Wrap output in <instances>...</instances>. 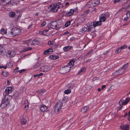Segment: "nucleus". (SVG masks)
I'll return each instance as SVG.
<instances>
[{"label": "nucleus", "instance_id": "nucleus-1", "mask_svg": "<svg viewBox=\"0 0 130 130\" xmlns=\"http://www.w3.org/2000/svg\"><path fill=\"white\" fill-rule=\"evenodd\" d=\"M12 98V95H9L8 94H5L4 95V97L2 100V103L0 107L3 108L10 104V102Z\"/></svg>", "mask_w": 130, "mask_h": 130}, {"label": "nucleus", "instance_id": "nucleus-2", "mask_svg": "<svg viewBox=\"0 0 130 130\" xmlns=\"http://www.w3.org/2000/svg\"><path fill=\"white\" fill-rule=\"evenodd\" d=\"M61 3L58 2L57 3L54 4L50 5L49 7V8L53 12H56L57 11L59 7V5Z\"/></svg>", "mask_w": 130, "mask_h": 130}, {"label": "nucleus", "instance_id": "nucleus-3", "mask_svg": "<svg viewBox=\"0 0 130 130\" xmlns=\"http://www.w3.org/2000/svg\"><path fill=\"white\" fill-rule=\"evenodd\" d=\"M62 106V103L61 101H59L57 102L55 106V112L58 113L61 110Z\"/></svg>", "mask_w": 130, "mask_h": 130}, {"label": "nucleus", "instance_id": "nucleus-4", "mask_svg": "<svg viewBox=\"0 0 130 130\" xmlns=\"http://www.w3.org/2000/svg\"><path fill=\"white\" fill-rule=\"evenodd\" d=\"M100 3L99 0H92L88 3V5L90 8L99 5Z\"/></svg>", "mask_w": 130, "mask_h": 130}, {"label": "nucleus", "instance_id": "nucleus-5", "mask_svg": "<svg viewBox=\"0 0 130 130\" xmlns=\"http://www.w3.org/2000/svg\"><path fill=\"white\" fill-rule=\"evenodd\" d=\"M130 100L129 98H127L125 100H123V99H121L119 102V105L121 106L120 107V109L122 108V106H121L122 105H125L127 104Z\"/></svg>", "mask_w": 130, "mask_h": 130}, {"label": "nucleus", "instance_id": "nucleus-6", "mask_svg": "<svg viewBox=\"0 0 130 130\" xmlns=\"http://www.w3.org/2000/svg\"><path fill=\"white\" fill-rule=\"evenodd\" d=\"M51 69V68L47 66H45L41 67L40 68V70L42 72H46Z\"/></svg>", "mask_w": 130, "mask_h": 130}, {"label": "nucleus", "instance_id": "nucleus-7", "mask_svg": "<svg viewBox=\"0 0 130 130\" xmlns=\"http://www.w3.org/2000/svg\"><path fill=\"white\" fill-rule=\"evenodd\" d=\"M6 54L8 58H11L14 57L15 54V52L14 51H8Z\"/></svg>", "mask_w": 130, "mask_h": 130}, {"label": "nucleus", "instance_id": "nucleus-8", "mask_svg": "<svg viewBox=\"0 0 130 130\" xmlns=\"http://www.w3.org/2000/svg\"><path fill=\"white\" fill-rule=\"evenodd\" d=\"M70 68L68 66L62 67L61 69L62 73L64 74L69 71Z\"/></svg>", "mask_w": 130, "mask_h": 130}, {"label": "nucleus", "instance_id": "nucleus-9", "mask_svg": "<svg viewBox=\"0 0 130 130\" xmlns=\"http://www.w3.org/2000/svg\"><path fill=\"white\" fill-rule=\"evenodd\" d=\"M12 91L13 90L11 87H9L7 88L4 92L3 95H5V94H8L11 93L12 92Z\"/></svg>", "mask_w": 130, "mask_h": 130}, {"label": "nucleus", "instance_id": "nucleus-10", "mask_svg": "<svg viewBox=\"0 0 130 130\" xmlns=\"http://www.w3.org/2000/svg\"><path fill=\"white\" fill-rule=\"evenodd\" d=\"M12 30L16 36L20 34L21 30L19 28H12Z\"/></svg>", "mask_w": 130, "mask_h": 130}, {"label": "nucleus", "instance_id": "nucleus-11", "mask_svg": "<svg viewBox=\"0 0 130 130\" xmlns=\"http://www.w3.org/2000/svg\"><path fill=\"white\" fill-rule=\"evenodd\" d=\"M48 107L46 106L45 105H43L41 106L40 107V110L43 112H45L48 110Z\"/></svg>", "mask_w": 130, "mask_h": 130}, {"label": "nucleus", "instance_id": "nucleus-12", "mask_svg": "<svg viewBox=\"0 0 130 130\" xmlns=\"http://www.w3.org/2000/svg\"><path fill=\"white\" fill-rule=\"evenodd\" d=\"M75 9H71L69 11H67L66 12V15L67 17H69L72 15L74 12L75 11Z\"/></svg>", "mask_w": 130, "mask_h": 130}, {"label": "nucleus", "instance_id": "nucleus-13", "mask_svg": "<svg viewBox=\"0 0 130 130\" xmlns=\"http://www.w3.org/2000/svg\"><path fill=\"white\" fill-rule=\"evenodd\" d=\"M6 54V51L4 48L2 46H0V54L4 56Z\"/></svg>", "mask_w": 130, "mask_h": 130}, {"label": "nucleus", "instance_id": "nucleus-14", "mask_svg": "<svg viewBox=\"0 0 130 130\" xmlns=\"http://www.w3.org/2000/svg\"><path fill=\"white\" fill-rule=\"evenodd\" d=\"M50 24V27L52 29H54L57 27L58 24L56 21L52 22Z\"/></svg>", "mask_w": 130, "mask_h": 130}, {"label": "nucleus", "instance_id": "nucleus-15", "mask_svg": "<svg viewBox=\"0 0 130 130\" xmlns=\"http://www.w3.org/2000/svg\"><path fill=\"white\" fill-rule=\"evenodd\" d=\"M75 61L74 60H72L70 61L68 64V66L70 68L74 66V63Z\"/></svg>", "mask_w": 130, "mask_h": 130}, {"label": "nucleus", "instance_id": "nucleus-16", "mask_svg": "<svg viewBox=\"0 0 130 130\" xmlns=\"http://www.w3.org/2000/svg\"><path fill=\"white\" fill-rule=\"evenodd\" d=\"M120 127L123 130H129V126L128 125L126 124L125 125L121 126Z\"/></svg>", "mask_w": 130, "mask_h": 130}, {"label": "nucleus", "instance_id": "nucleus-17", "mask_svg": "<svg viewBox=\"0 0 130 130\" xmlns=\"http://www.w3.org/2000/svg\"><path fill=\"white\" fill-rule=\"evenodd\" d=\"M40 42L38 40L35 39L32 41L31 44L32 45H36L38 44Z\"/></svg>", "mask_w": 130, "mask_h": 130}, {"label": "nucleus", "instance_id": "nucleus-18", "mask_svg": "<svg viewBox=\"0 0 130 130\" xmlns=\"http://www.w3.org/2000/svg\"><path fill=\"white\" fill-rule=\"evenodd\" d=\"M102 23L100 21L93 22V27H95L96 26L101 25Z\"/></svg>", "mask_w": 130, "mask_h": 130}, {"label": "nucleus", "instance_id": "nucleus-19", "mask_svg": "<svg viewBox=\"0 0 130 130\" xmlns=\"http://www.w3.org/2000/svg\"><path fill=\"white\" fill-rule=\"evenodd\" d=\"M89 109V107L87 106H86L82 108L81 111L83 113H84L87 111Z\"/></svg>", "mask_w": 130, "mask_h": 130}, {"label": "nucleus", "instance_id": "nucleus-20", "mask_svg": "<svg viewBox=\"0 0 130 130\" xmlns=\"http://www.w3.org/2000/svg\"><path fill=\"white\" fill-rule=\"evenodd\" d=\"M101 17L100 18L99 21L102 22H104L106 20V18L105 16H103V14H101L100 15Z\"/></svg>", "mask_w": 130, "mask_h": 130}, {"label": "nucleus", "instance_id": "nucleus-21", "mask_svg": "<svg viewBox=\"0 0 130 130\" xmlns=\"http://www.w3.org/2000/svg\"><path fill=\"white\" fill-rule=\"evenodd\" d=\"M72 47L70 46H69L64 47L63 48V50L65 52H67L71 49Z\"/></svg>", "mask_w": 130, "mask_h": 130}, {"label": "nucleus", "instance_id": "nucleus-22", "mask_svg": "<svg viewBox=\"0 0 130 130\" xmlns=\"http://www.w3.org/2000/svg\"><path fill=\"white\" fill-rule=\"evenodd\" d=\"M49 57L51 59L56 60L59 57L57 55H50L49 56Z\"/></svg>", "mask_w": 130, "mask_h": 130}, {"label": "nucleus", "instance_id": "nucleus-23", "mask_svg": "<svg viewBox=\"0 0 130 130\" xmlns=\"http://www.w3.org/2000/svg\"><path fill=\"white\" fill-rule=\"evenodd\" d=\"M15 15V13L14 12H11L9 13V15L11 18H14Z\"/></svg>", "mask_w": 130, "mask_h": 130}, {"label": "nucleus", "instance_id": "nucleus-24", "mask_svg": "<svg viewBox=\"0 0 130 130\" xmlns=\"http://www.w3.org/2000/svg\"><path fill=\"white\" fill-rule=\"evenodd\" d=\"M86 71V68H81L79 72L78 73V74H82L84 72Z\"/></svg>", "mask_w": 130, "mask_h": 130}, {"label": "nucleus", "instance_id": "nucleus-25", "mask_svg": "<svg viewBox=\"0 0 130 130\" xmlns=\"http://www.w3.org/2000/svg\"><path fill=\"white\" fill-rule=\"evenodd\" d=\"M118 71L120 74L123 73H124L125 71V69H123L122 67L121 68V69L118 70Z\"/></svg>", "mask_w": 130, "mask_h": 130}, {"label": "nucleus", "instance_id": "nucleus-26", "mask_svg": "<svg viewBox=\"0 0 130 130\" xmlns=\"http://www.w3.org/2000/svg\"><path fill=\"white\" fill-rule=\"evenodd\" d=\"M9 32V34L10 36L14 37L16 36L14 33L12 29H11Z\"/></svg>", "mask_w": 130, "mask_h": 130}, {"label": "nucleus", "instance_id": "nucleus-27", "mask_svg": "<svg viewBox=\"0 0 130 130\" xmlns=\"http://www.w3.org/2000/svg\"><path fill=\"white\" fill-rule=\"evenodd\" d=\"M32 49L31 47H26L24 48V49L22 50V52H25L27 51H29V50H31Z\"/></svg>", "mask_w": 130, "mask_h": 130}, {"label": "nucleus", "instance_id": "nucleus-28", "mask_svg": "<svg viewBox=\"0 0 130 130\" xmlns=\"http://www.w3.org/2000/svg\"><path fill=\"white\" fill-rule=\"evenodd\" d=\"M26 122L27 120L25 118L23 117V118L22 119L21 123L23 125L25 124L26 123Z\"/></svg>", "mask_w": 130, "mask_h": 130}, {"label": "nucleus", "instance_id": "nucleus-29", "mask_svg": "<svg viewBox=\"0 0 130 130\" xmlns=\"http://www.w3.org/2000/svg\"><path fill=\"white\" fill-rule=\"evenodd\" d=\"M10 0H3L2 1V3H4V5H6L9 3Z\"/></svg>", "mask_w": 130, "mask_h": 130}, {"label": "nucleus", "instance_id": "nucleus-30", "mask_svg": "<svg viewBox=\"0 0 130 130\" xmlns=\"http://www.w3.org/2000/svg\"><path fill=\"white\" fill-rule=\"evenodd\" d=\"M31 40H28L25 41L24 42L25 44H27V46H29V43L31 42Z\"/></svg>", "mask_w": 130, "mask_h": 130}, {"label": "nucleus", "instance_id": "nucleus-31", "mask_svg": "<svg viewBox=\"0 0 130 130\" xmlns=\"http://www.w3.org/2000/svg\"><path fill=\"white\" fill-rule=\"evenodd\" d=\"M2 34H6L7 33V30L4 28L2 29L0 31Z\"/></svg>", "mask_w": 130, "mask_h": 130}, {"label": "nucleus", "instance_id": "nucleus-32", "mask_svg": "<svg viewBox=\"0 0 130 130\" xmlns=\"http://www.w3.org/2000/svg\"><path fill=\"white\" fill-rule=\"evenodd\" d=\"M71 92L70 89H68L64 91V94H68L70 93Z\"/></svg>", "mask_w": 130, "mask_h": 130}, {"label": "nucleus", "instance_id": "nucleus-33", "mask_svg": "<svg viewBox=\"0 0 130 130\" xmlns=\"http://www.w3.org/2000/svg\"><path fill=\"white\" fill-rule=\"evenodd\" d=\"M82 32L84 33L85 31H87V27H84L82 28Z\"/></svg>", "mask_w": 130, "mask_h": 130}, {"label": "nucleus", "instance_id": "nucleus-34", "mask_svg": "<svg viewBox=\"0 0 130 130\" xmlns=\"http://www.w3.org/2000/svg\"><path fill=\"white\" fill-rule=\"evenodd\" d=\"M45 91L46 90L44 89H42L36 91V92L38 93L39 94H40L42 92H45Z\"/></svg>", "mask_w": 130, "mask_h": 130}, {"label": "nucleus", "instance_id": "nucleus-35", "mask_svg": "<svg viewBox=\"0 0 130 130\" xmlns=\"http://www.w3.org/2000/svg\"><path fill=\"white\" fill-rule=\"evenodd\" d=\"M68 101V97L67 96H65L64 97L62 100V102L63 103H65Z\"/></svg>", "mask_w": 130, "mask_h": 130}, {"label": "nucleus", "instance_id": "nucleus-36", "mask_svg": "<svg viewBox=\"0 0 130 130\" xmlns=\"http://www.w3.org/2000/svg\"><path fill=\"white\" fill-rule=\"evenodd\" d=\"M88 26L89 27L93 26V22L90 21L88 23Z\"/></svg>", "mask_w": 130, "mask_h": 130}, {"label": "nucleus", "instance_id": "nucleus-37", "mask_svg": "<svg viewBox=\"0 0 130 130\" xmlns=\"http://www.w3.org/2000/svg\"><path fill=\"white\" fill-rule=\"evenodd\" d=\"M128 66V64L127 63L126 64L124 65L122 67H121L123 69H125V70H126V69H127Z\"/></svg>", "mask_w": 130, "mask_h": 130}, {"label": "nucleus", "instance_id": "nucleus-38", "mask_svg": "<svg viewBox=\"0 0 130 130\" xmlns=\"http://www.w3.org/2000/svg\"><path fill=\"white\" fill-rule=\"evenodd\" d=\"M2 75L4 76L5 77L9 75V73L6 71H3L2 72Z\"/></svg>", "mask_w": 130, "mask_h": 130}, {"label": "nucleus", "instance_id": "nucleus-39", "mask_svg": "<svg viewBox=\"0 0 130 130\" xmlns=\"http://www.w3.org/2000/svg\"><path fill=\"white\" fill-rule=\"evenodd\" d=\"M71 22L70 21H67L65 24V26L66 27H68L70 24Z\"/></svg>", "mask_w": 130, "mask_h": 130}, {"label": "nucleus", "instance_id": "nucleus-40", "mask_svg": "<svg viewBox=\"0 0 130 130\" xmlns=\"http://www.w3.org/2000/svg\"><path fill=\"white\" fill-rule=\"evenodd\" d=\"M19 95V93L17 92H15L13 94V96H14L15 97H17Z\"/></svg>", "mask_w": 130, "mask_h": 130}, {"label": "nucleus", "instance_id": "nucleus-41", "mask_svg": "<svg viewBox=\"0 0 130 130\" xmlns=\"http://www.w3.org/2000/svg\"><path fill=\"white\" fill-rule=\"evenodd\" d=\"M127 47V46L126 45H124L121 46L120 47V49L122 50L123 49H125Z\"/></svg>", "mask_w": 130, "mask_h": 130}, {"label": "nucleus", "instance_id": "nucleus-42", "mask_svg": "<svg viewBox=\"0 0 130 130\" xmlns=\"http://www.w3.org/2000/svg\"><path fill=\"white\" fill-rule=\"evenodd\" d=\"M119 72L118 71V70L117 71H116L114 73V76H116L117 75H119L120 74L119 73Z\"/></svg>", "mask_w": 130, "mask_h": 130}, {"label": "nucleus", "instance_id": "nucleus-43", "mask_svg": "<svg viewBox=\"0 0 130 130\" xmlns=\"http://www.w3.org/2000/svg\"><path fill=\"white\" fill-rule=\"evenodd\" d=\"M121 49H120V48H119L116 50L115 52L116 53H118L119 52H120L121 51Z\"/></svg>", "mask_w": 130, "mask_h": 130}, {"label": "nucleus", "instance_id": "nucleus-44", "mask_svg": "<svg viewBox=\"0 0 130 130\" xmlns=\"http://www.w3.org/2000/svg\"><path fill=\"white\" fill-rule=\"evenodd\" d=\"M53 41H49L48 42V44L49 45H51L53 44Z\"/></svg>", "mask_w": 130, "mask_h": 130}, {"label": "nucleus", "instance_id": "nucleus-45", "mask_svg": "<svg viewBox=\"0 0 130 130\" xmlns=\"http://www.w3.org/2000/svg\"><path fill=\"white\" fill-rule=\"evenodd\" d=\"M87 31H91V29L92 28L91 27H89L87 26Z\"/></svg>", "mask_w": 130, "mask_h": 130}, {"label": "nucleus", "instance_id": "nucleus-46", "mask_svg": "<svg viewBox=\"0 0 130 130\" xmlns=\"http://www.w3.org/2000/svg\"><path fill=\"white\" fill-rule=\"evenodd\" d=\"M39 65V63H37L34 66H33V68H35L38 67Z\"/></svg>", "mask_w": 130, "mask_h": 130}, {"label": "nucleus", "instance_id": "nucleus-47", "mask_svg": "<svg viewBox=\"0 0 130 130\" xmlns=\"http://www.w3.org/2000/svg\"><path fill=\"white\" fill-rule=\"evenodd\" d=\"M126 15L129 18L130 17V11H128L126 12Z\"/></svg>", "mask_w": 130, "mask_h": 130}, {"label": "nucleus", "instance_id": "nucleus-48", "mask_svg": "<svg viewBox=\"0 0 130 130\" xmlns=\"http://www.w3.org/2000/svg\"><path fill=\"white\" fill-rule=\"evenodd\" d=\"M7 64L9 68H11L12 67L13 65L11 63H8Z\"/></svg>", "mask_w": 130, "mask_h": 130}, {"label": "nucleus", "instance_id": "nucleus-49", "mask_svg": "<svg viewBox=\"0 0 130 130\" xmlns=\"http://www.w3.org/2000/svg\"><path fill=\"white\" fill-rule=\"evenodd\" d=\"M48 31V30H44L42 32V34L44 35H46V34H44V33H46V32Z\"/></svg>", "mask_w": 130, "mask_h": 130}, {"label": "nucleus", "instance_id": "nucleus-50", "mask_svg": "<svg viewBox=\"0 0 130 130\" xmlns=\"http://www.w3.org/2000/svg\"><path fill=\"white\" fill-rule=\"evenodd\" d=\"M49 50H48L46 51H45L44 53V54H45V55H47L48 54H50V53H49L48 52V51Z\"/></svg>", "mask_w": 130, "mask_h": 130}, {"label": "nucleus", "instance_id": "nucleus-51", "mask_svg": "<svg viewBox=\"0 0 130 130\" xmlns=\"http://www.w3.org/2000/svg\"><path fill=\"white\" fill-rule=\"evenodd\" d=\"M25 70V69H23L21 70H19L17 72H19L20 73H21L23 72H24Z\"/></svg>", "mask_w": 130, "mask_h": 130}, {"label": "nucleus", "instance_id": "nucleus-52", "mask_svg": "<svg viewBox=\"0 0 130 130\" xmlns=\"http://www.w3.org/2000/svg\"><path fill=\"white\" fill-rule=\"evenodd\" d=\"M46 22L45 21H43L41 23V26L43 27L46 24Z\"/></svg>", "mask_w": 130, "mask_h": 130}, {"label": "nucleus", "instance_id": "nucleus-53", "mask_svg": "<svg viewBox=\"0 0 130 130\" xmlns=\"http://www.w3.org/2000/svg\"><path fill=\"white\" fill-rule=\"evenodd\" d=\"M128 120L130 121V111L128 112Z\"/></svg>", "mask_w": 130, "mask_h": 130}, {"label": "nucleus", "instance_id": "nucleus-54", "mask_svg": "<svg viewBox=\"0 0 130 130\" xmlns=\"http://www.w3.org/2000/svg\"><path fill=\"white\" fill-rule=\"evenodd\" d=\"M26 102H27V103L26 104V105H25L24 106V107L25 108H26V106L28 107V106H29V104H28V101H25V102H24L25 103Z\"/></svg>", "mask_w": 130, "mask_h": 130}, {"label": "nucleus", "instance_id": "nucleus-55", "mask_svg": "<svg viewBox=\"0 0 130 130\" xmlns=\"http://www.w3.org/2000/svg\"><path fill=\"white\" fill-rule=\"evenodd\" d=\"M48 50H48V52L50 53V54L53 52V50L52 49L49 48L48 49Z\"/></svg>", "mask_w": 130, "mask_h": 130}, {"label": "nucleus", "instance_id": "nucleus-56", "mask_svg": "<svg viewBox=\"0 0 130 130\" xmlns=\"http://www.w3.org/2000/svg\"><path fill=\"white\" fill-rule=\"evenodd\" d=\"M92 51H90L88 53H87L86 54V56H88V55H89L90 54H91V52H92Z\"/></svg>", "mask_w": 130, "mask_h": 130}, {"label": "nucleus", "instance_id": "nucleus-57", "mask_svg": "<svg viewBox=\"0 0 130 130\" xmlns=\"http://www.w3.org/2000/svg\"><path fill=\"white\" fill-rule=\"evenodd\" d=\"M106 87V86L105 85H102L101 87V89L103 90L104 88H105Z\"/></svg>", "mask_w": 130, "mask_h": 130}, {"label": "nucleus", "instance_id": "nucleus-58", "mask_svg": "<svg viewBox=\"0 0 130 130\" xmlns=\"http://www.w3.org/2000/svg\"><path fill=\"white\" fill-rule=\"evenodd\" d=\"M128 18H129V17L127 16H126V17L124 18V20H126V21H127L128 20Z\"/></svg>", "mask_w": 130, "mask_h": 130}, {"label": "nucleus", "instance_id": "nucleus-59", "mask_svg": "<svg viewBox=\"0 0 130 130\" xmlns=\"http://www.w3.org/2000/svg\"><path fill=\"white\" fill-rule=\"evenodd\" d=\"M34 77H37L38 78H39V76H38V74H35L33 75Z\"/></svg>", "mask_w": 130, "mask_h": 130}, {"label": "nucleus", "instance_id": "nucleus-60", "mask_svg": "<svg viewBox=\"0 0 130 130\" xmlns=\"http://www.w3.org/2000/svg\"><path fill=\"white\" fill-rule=\"evenodd\" d=\"M120 0H115L113 2V3L114 4H115L116 3L118 2H119Z\"/></svg>", "mask_w": 130, "mask_h": 130}, {"label": "nucleus", "instance_id": "nucleus-61", "mask_svg": "<svg viewBox=\"0 0 130 130\" xmlns=\"http://www.w3.org/2000/svg\"><path fill=\"white\" fill-rule=\"evenodd\" d=\"M98 78L97 77H95L93 78V79H92V80L93 81H94L96 80H97L98 79Z\"/></svg>", "mask_w": 130, "mask_h": 130}, {"label": "nucleus", "instance_id": "nucleus-62", "mask_svg": "<svg viewBox=\"0 0 130 130\" xmlns=\"http://www.w3.org/2000/svg\"><path fill=\"white\" fill-rule=\"evenodd\" d=\"M32 25H29V26L27 28L28 29L31 28Z\"/></svg>", "mask_w": 130, "mask_h": 130}, {"label": "nucleus", "instance_id": "nucleus-63", "mask_svg": "<svg viewBox=\"0 0 130 130\" xmlns=\"http://www.w3.org/2000/svg\"><path fill=\"white\" fill-rule=\"evenodd\" d=\"M130 7V4H128L127 5V7H126V8H129Z\"/></svg>", "mask_w": 130, "mask_h": 130}, {"label": "nucleus", "instance_id": "nucleus-64", "mask_svg": "<svg viewBox=\"0 0 130 130\" xmlns=\"http://www.w3.org/2000/svg\"><path fill=\"white\" fill-rule=\"evenodd\" d=\"M127 115H128V114L127 112H125L124 114V116H127Z\"/></svg>", "mask_w": 130, "mask_h": 130}]
</instances>
